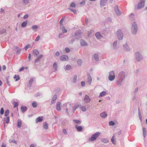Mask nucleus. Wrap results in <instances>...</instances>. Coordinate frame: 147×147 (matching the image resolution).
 <instances>
[{"instance_id":"9b49d317","label":"nucleus","mask_w":147,"mask_h":147,"mask_svg":"<svg viewBox=\"0 0 147 147\" xmlns=\"http://www.w3.org/2000/svg\"><path fill=\"white\" fill-rule=\"evenodd\" d=\"M80 43L82 47H85L88 45V44L84 40L81 39L80 40Z\"/></svg>"},{"instance_id":"de8ad7c7","label":"nucleus","mask_w":147,"mask_h":147,"mask_svg":"<svg viewBox=\"0 0 147 147\" xmlns=\"http://www.w3.org/2000/svg\"><path fill=\"white\" fill-rule=\"evenodd\" d=\"M17 78L15 80V81H18L19 79V77L18 75L17 76L16 75H15L13 77V78L14 79H15L16 78Z\"/></svg>"},{"instance_id":"e433bc0d","label":"nucleus","mask_w":147,"mask_h":147,"mask_svg":"<svg viewBox=\"0 0 147 147\" xmlns=\"http://www.w3.org/2000/svg\"><path fill=\"white\" fill-rule=\"evenodd\" d=\"M73 121L74 123L77 124H79L81 123V121L80 120L73 119Z\"/></svg>"},{"instance_id":"13d9d810","label":"nucleus","mask_w":147,"mask_h":147,"mask_svg":"<svg viewBox=\"0 0 147 147\" xmlns=\"http://www.w3.org/2000/svg\"><path fill=\"white\" fill-rule=\"evenodd\" d=\"M65 112L67 115L68 116H69V109L68 108H66L65 109Z\"/></svg>"},{"instance_id":"f03ea898","label":"nucleus","mask_w":147,"mask_h":147,"mask_svg":"<svg viewBox=\"0 0 147 147\" xmlns=\"http://www.w3.org/2000/svg\"><path fill=\"white\" fill-rule=\"evenodd\" d=\"M138 30V26L136 23L134 22L132 24L131 30V32L133 34H136Z\"/></svg>"},{"instance_id":"c9c22d12","label":"nucleus","mask_w":147,"mask_h":147,"mask_svg":"<svg viewBox=\"0 0 147 147\" xmlns=\"http://www.w3.org/2000/svg\"><path fill=\"white\" fill-rule=\"evenodd\" d=\"M77 75H75L74 76L73 82L74 83H76L77 82Z\"/></svg>"},{"instance_id":"7ed1b4c3","label":"nucleus","mask_w":147,"mask_h":147,"mask_svg":"<svg viewBox=\"0 0 147 147\" xmlns=\"http://www.w3.org/2000/svg\"><path fill=\"white\" fill-rule=\"evenodd\" d=\"M145 0H141L140 2L138 4L137 6L135 7V9L136 10L142 8L144 6Z\"/></svg>"},{"instance_id":"473e14b6","label":"nucleus","mask_w":147,"mask_h":147,"mask_svg":"<svg viewBox=\"0 0 147 147\" xmlns=\"http://www.w3.org/2000/svg\"><path fill=\"white\" fill-rule=\"evenodd\" d=\"M27 109L26 107L25 106H22L21 107V109L22 112L24 113L26 111Z\"/></svg>"},{"instance_id":"2eb2a0df","label":"nucleus","mask_w":147,"mask_h":147,"mask_svg":"<svg viewBox=\"0 0 147 147\" xmlns=\"http://www.w3.org/2000/svg\"><path fill=\"white\" fill-rule=\"evenodd\" d=\"M84 100L86 103H89L90 101V99L88 95H86Z\"/></svg>"},{"instance_id":"4468645a","label":"nucleus","mask_w":147,"mask_h":147,"mask_svg":"<svg viewBox=\"0 0 147 147\" xmlns=\"http://www.w3.org/2000/svg\"><path fill=\"white\" fill-rule=\"evenodd\" d=\"M95 36L98 39H101L103 37L102 35L99 32H96L95 34Z\"/></svg>"},{"instance_id":"a878e982","label":"nucleus","mask_w":147,"mask_h":147,"mask_svg":"<svg viewBox=\"0 0 147 147\" xmlns=\"http://www.w3.org/2000/svg\"><path fill=\"white\" fill-rule=\"evenodd\" d=\"M101 140L105 144L108 143L109 142L108 140L106 138H102L101 139Z\"/></svg>"},{"instance_id":"412c9836","label":"nucleus","mask_w":147,"mask_h":147,"mask_svg":"<svg viewBox=\"0 0 147 147\" xmlns=\"http://www.w3.org/2000/svg\"><path fill=\"white\" fill-rule=\"evenodd\" d=\"M43 117H38L36 119V123L38 122H40L42 121L43 120L42 118Z\"/></svg>"},{"instance_id":"f257e3e1","label":"nucleus","mask_w":147,"mask_h":147,"mask_svg":"<svg viewBox=\"0 0 147 147\" xmlns=\"http://www.w3.org/2000/svg\"><path fill=\"white\" fill-rule=\"evenodd\" d=\"M125 73L123 71L119 73L116 81V84L118 86L120 87L121 86L122 82L125 78Z\"/></svg>"},{"instance_id":"774afa93","label":"nucleus","mask_w":147,"mask_h":147,"mask_svg":"<svg viewBox=\"0 0 147 147\" xmlns=\"http://www.w3.org/2000/svg\"><path fill=\"white\" fill-rule=\"evenodd\" d=\"M28 15L27 14H26L23 17V18L24 19H26L28 18Z\"/></svg>"},{"instance_id":"c03bdc74","label":"nucleus","mask_w":147,"mask_h":147,"mask_svg":"<svg viewBox=\"0 0 147 147\" xmlns=\"http://www.w3.org/2000/svg\"><path fill=\"white\" fill-rule=\"evenodd\" d=\"M9 142L10 143L13 142L16 144H17V142L15 139L10 140H9Z\"/></svg>"},{"instance_id":"5701e85b","label":"nucleus","mask_w":147,"mask_h":147,"mask_svg":"<svg viewBox=\"0 0 147 147\" xmlns=\"http://www.w3.org/2000/svg\"><path fill=\"white\" fill-rule=\"evenodd\" d=\"M100 116L103 118H105L107 116V114L105 112H103L100 113Z\"/></svg>"},{"instance_id":"9d476101","label":"nucleus","mask_w":147,"mask_h":147,"mask_svg":"<svg viewBox=\"0 0 147 147\" xmlns=\"http://www.w3.org/2000/svg\"><path fill=\"white\" fill-rule=\"evenodd\" d=\"M43 56V55L42 54L40 55L35 59L34 61V63H36L40 62V59Z\"/></svg>"},{"instance_id":"cd10ccee","label":"nucleus","mask_w":147,"mask_h":147,"mask_svg":"<svg viewBox=\"0 0 147 147\" xmlns=\"http://www.w3.org/2000/svg\"><path fill=\"white\" fill-rule=\"evenodd\" d=\"M33 54L34 55L37 56L39 54V51L37 49H35L33 51Z\"/></svg>"},{"instance_id":"bf43d9fd","label":"nucleus","mask_w":147,"mask_h":147,"mask_svg":"<svg viewBox=\"0 0 147 147\" xmlns=\"http://www.w3.org/2000/svg\"><path fill=\"white\" fill-rule=\"evenodd\" d=\"M143 134H146V129L144 127H143Z\"/></svg>"},{"instance_id":"052dcab7","label":"nucleus","mask_w":147,"mask_h":147,"mask_svg":"<svg viewBox=\"0 0 147 147\" xmlns=\"http://www.w3.org/2000/svg\"><path fill=\"white\" fill-rule=\"evenodd\" d=\"M6 78L7 84L9 86H10V84H9V82L8 80V78L7 77H6Z\"/></svg>"},{"instance_id":"c756f323","label":"nucleus","mask_w":147,"mask_h":147,"mask_svg":"<svg viewBox=\"0 0 147 147\" xmlns=\"http://www.w3.org/2000/svg\"><path fill=\"white\" fill-rule=\"evenodd\" d=\"M61 29L63 33H65L67 32V30L65 28L64 26H62L61 28H60Z\"/></svg>"},{"instance_id":"0eeeda50","label":"nucleus","mask_w":147,"mask_h":147,"mask_svg":"<svg viewBox=\"0 0 147 147\" xmlns=\"http://www.w3.org/2000/svg\"><path fill=\"white\" fill-rule=\"evenodd\" d=\"M117 34L119 40H122L123 36V34L121 30L120 29L118 30L117 32Z\"/></svg>"},{"instance_id":"2f4dec72","label":"nucleus","mask_w":147,"mask_h":147,"mask_svg":"<svg viewBox=\"0 0 147 147\" xmlns=\"http://www.w3.org/2000/svg\"><path fill=\"white\" fill-rule=\"evenodd\" d=\"M43 128L45 129H47L48 127V125L47 122H45L43 123Z\"/></svg>"},{"instance_id":"6e6d98bb","label":"nucleus","mask_w":147,"mask_h":147,"mask_svg":"<svg viewBox=\"0 0 147 147\" xmlns=\"http://www.w3.org/2000/svg\"><path fill=\"white\" fill-rule=\"evenodd\" d=\"M15 49H16L17 50V53H19L20 51V49L18 47H15Z\"/></svg>"},{"instance_id":"aec40b11","label":"nucleus","mask_w":147,"mask_h":147,"mask_svg":"<svg viewBox=\"0 0 147 147\" xmlns=\"http://www.w3.org/2000/svg\"><path fill=\"white\" fill-rule=\"evenodd\" d=\"M30 3V0H22V3L24 5H26Z\"/></svg>"},{"instance_id":"39448f33","label":"nucleus","mask_w":147,"mask_h":147,"mask_svg":"<svg viewBox=\"0 0 147 147\" xmlns=\"http://www.w3.org/2000/svg\"><path fill=\"white\" fill-rule=\"evenodd\" d=\"M135 56L136 59L137 61H140L143 59L142 55L139 52H136L135 53Z\"/></svg>"},{"instance_id":"37998d69","label":"nucleus","mask_w":147,"mask_h":147,"mask_svg":"<svg viewBox=\"0 0 147 147\" xmlns=\"http://www.w3.org/2000/svg\"><path fill=\"white\" fill-rule=\"evenodd\" d=\"M86 0H82L80 3V5L81 6L84 5L85 4Z\"/></svg>"},{"instance_id":"338daca9","label":"nucleus","mask_w":147,"mask_h":147,"mask_svg":"<svg viewBox=\"0 0 147 147\" xmlns=\"http://www.w3.org/2000/svg\"><path fill=\"white\" fill-rule=\"evenodd\" d=\"M81 85L82 87L85 86V82L84 81H82L81 82Z\"/></svg>"},{"instance_id":"ea45409f","label":"nucleus","mask_w":147,"mask_h":147,"mask_svg":"<svg viewBox=\"0 0 147 147\" xmlns=\"http://www.w3.org/2000/svg\"><path fill=\"white\" fill-rule=\"evenodd\" d=\"M82 63V61L81 59H79L77 61L78 64L80 66L81 65Z\"/></svg>"},{"instance_id":"a19ab883","label":"nucleus","mask_w":147,"mask_h":147,"mask_svg":"<svg viewBox=\"0 0 147 147\" xmlns=\"http://www.w3.org/2000/svg\"><path fill=\"white\" fill-rule=\"evenodd\" d=\"M9 110L8 109L5 112V117H7L9 114Z\"/></svg>"},{"instance_id":"680f3d73","label":"nucleus","mask_w":147,"mask_h":147,"mask_svg":"<svg viewBox=\"0 0 147 147\" xmlns=\"http://www.w3.org/2000/svg\"><path fill=\"white\" fill-rule=\"evenodd\" d=\"M30 45L29 44H27L25 48V50L26 51L27 50V49L30 47Z\"/></svg>"},{"instance_id":"423d86ee","label":"nucleus","mask_w":147,"mask_h":147,"mask_svg":"<svg viewBox=\"0 0 147 147\" xmlns=\"http://www.w3.org/2000/svg\"><path fill=\"white\" fill-rule=\"evenodd\" d=\"M115 77V71H110L108 77L109 80L110 81H113L114 80Z\"/></svg>"},{"instance_id":"f3484780","label":"nucleus","mask_w":147,"mask_h":147,"mask_svg":"<svg viewBox=\"0 0 147 147\" xmlns=\"http://www.w3.org/2000/svg\"><path fill=\"white\" fill-rule=\"evenodd\" d=\"M57 99V96L56 94L54 95L52 98V99L51 101V103L52 104H53L55 103V101Z\"/></svg>"},{"instance_id":"4be33fe9","label":"nucleus","mask_w":147,"mask_h":147,"mask_svg":"<svg viewBox=\"0 0 147 147\" xmlns=\"http://www.w3.org/2000/svg\"><path fill=\"white\" fill-rule=\"evenodd\" d=\"M61 104V103L60 102H58L57 103L56 109L58 111H60L61 109L60 107Z\"/></svg>"},{"instance_id":"4d7b16f0","label":"nucleus","mask_w":147,"mask_h":147,"mask_svg":"<svg viewBox=\"0 0 147 147\" xmlns=\"http://www.w3.org/2000/svg\"><path fill=\"white\" fill-rule=\"evenodd\" d=\"M109 125L110 126H113L115 125V123L113 121H111L109 122Z\"/></svg>"},{"instance_id":"a18cd8bd","label":"nucleus","mask_w":147,"mask_h":147,"mask_svg":"<svg viewBox=\"0 0 147 147\" xmlns=\"http://www.w3.org/2000/svg\"><path fill=\"white\" fill-rule=\"evenodd\" d=\"M13 103L14 104L13 106H14V108L17 107V109H18V102L14 101V102H13Z\"/></svg>"},{"instance_id":"6ab92c4d","label":"nucleus","mask_w":147,"mask_h":147,"mask_svg":"<svg viewBox=\"0 0 147 147\" xmlns=\"http://www.w3.org/2000/svg\"><path fill=\"white\" fill-rule=\"evenodd\" d=\"M76 128L78 131H80L82 130V127L81 126H78L77 125H75Z\"/></svg>"},{"instance_id":"c85d7f7f","label":"nucleus","mask_w":147,"mask_h":147,"mask_svg":"<svg viewBox=\"0 0 147 147\" xmlns=\"http://www.w3.org/2000/svg\"><path fill=\"white\" fill-rule=\"evenodd\" d=\"M94 58L95 60L96 61H98L99 60L98 55L97 54H95L94 55Z\"/></svg>"},{"instance_id":"393cba45","label":"nucleus","mask_w":147,"mask_h":147,"mask_svg":"<svg viewBox=\"0 0 147 147\" xmlns=\"http://www.w3.org/2000/svg\"><path fill=\"white\" fill-rule=\"evenodd\" d=\"M27 24V21L23 22L21 24V26L22 28L26 27Z\"/></svg>"},{"instance_id":"79ce46f5","label":"nucleus","mask_w":147,"mask_h":147,"mask_svg":"<svg viewBox=\"0 0 147 147\" xmlns=\"http://www.w3.org/2000/svg\"><path fill=\"white\" fill-rule=\"evenodd\" d=\"M34 79L33 78H31L30 79L29 82V86L30 87L31 86L32 83Z\"/></svg>"},{"instance_id":"b1692460","label":"nucleus","mask_w":147,"mask_h":147,"mask_svg":"<svg viewBox=\"0 0 147 147\" xmlns=\"http://www.w3.org/2000/svg\"><path fill=\"white\" fill-rule=\"evenodd\" d=\"M117 41H115L113 43V46L114 49L115 50L117 49Z\"/></svg>"},{"instance_id":"72a5a7b5","label":"nucleus","mask_w":147,"mask_h":147,"mask_svg":"<svg viewBox=\"0 0 147 147\" xmlns=\"http://www.w3.org/2000/svg\"><path fill=\"white\" fill-rule=\"evenodd\" d=\"M65 17L63 18L60 20L59 22V24H60V28H61V27L62 26H63V22L64 20Z\"/></svg>"},{"instance_id":"f704fd0d","label":"nucleus","mask_w":147,"mask_h":147,"mask_svg":"<svg viewBox=\"0 0 147 147\" xmlns=\"http://www.w3.org/2000/svg\"><path fill=\"white\" fill-rule=\"evenodd\" d=\"M107 93L106 92L103 91L101 92L99 95V97H101L105 96L106 94Z\"/></svg>"},{"instance_id":"58836bf2","label":"nucleus","mask_w":147,"mask_h":147,"mask_svg":"<svg viewBox=\"0 0 147 147\" xmlns=\"http://www.w3.org/2000/svg\"><path fill=\"white\" fill-rule=\"evenodd\" d=\"M79 107V105L78 104H76L75 105V106H74V107L73 109V112L74 113H75V111L76 110V109L78 108Z\"/></svg>"},{"instance_id":"e2e57ef3","label":"nucleus","mask_w":147,"mask_h":147,"mask_svg":"<svg viewBox=\"0 0 147 147\" xmlns=\"http://www.w3.org/2000/svg\"><path fill=\"white\" fill-rule=\"evenodd\" d=\"M4 110L3 109V108H2L1 109V110H0V114L1 115H3L4 113Z\"/></svg>"},{"instance_id":"f8f14e48","label":"nucleus","mask_w":147,"mask_h":147,"mask_svg":"<svg viewBox=\"0 0 147 147\" xmlns=\"http://www.w3.org/2000/svg\"><path fill=\"white\" fill-rule=\"evenodd\" d=\"M87 82L88 83L89 85H90L91 84V83L92 81V78L91 76L90 75L89 73H87Z\"/></svg>"},{"instance_id":"69168bd1","label":"nucleus","mask_w":147,"mask_h":147,"mask_svg":"<svg viewBox=\"0 0 147 147\" xmlns=\"http://www.w3.org/2000/svg\"><path fill=\"white\" fill-rule=\"evenodd\" d=\"M65 51L67 53H69L70 52V49L67 47H66L65 48Z\"/></svg>"},{"instance_id":"dca6fc26","label":"nucleus","mask_w":147,"mask_h":147,"mask_svg":"<svg viewBox=\"0 0 147 147\" xmlns=\"http://www.w3.org/2000/svg\"><path fill=\"white\" fill-rule=\"evenodd\" d=\"M124 49L126 51H129L130 49L127 44H125L123 46Z\"/></svg>"},{"instance_id":"603ef678","label":"nucleus","mask_w":147,"mask_h":147,"mask_svg":"<svg viewBox=\"0 0 147 147\" xmlns=\"http://www.w3.org/2000/svg\"><path fill=\"white\" fill-rule=\"evenodd\" d=\"M32 105L34 108H35L37 107V104L35 101H34L32 102Z\"/></svg>"},{"instance_id":"09e8293b","label":"nucleus","mask_w":147,"mask_h":147,"mask_svg":"<svg viewBox=\"0 0 147 147\" xmlns=\"http://www.w3.org/2000/svg\"><path fill=\"white\" fill-rule=\"evenodd\" d=\"M53 67L55 69V71L57 70V64L56 62H55L53 64Z\"/></svg>"},{"instance_id":"4c0bfd02","label":"nucleus","mask_w":147,"mask_h":147,"mask_svg":"<svg viewBox=\"0 0 147 147\" xmlns=\"http://www.w3.org/2000/svg\"><path fill=\"white\" fill-rule=\"evenodd\" d=\"M115 136H113L111 139V141L114 144H115L116 143L115 142Z\"/></svg>"},{"instance_id":"a211bd4d","label":"nucleus","mask_w":147,"mask_h":147,"mask_svg":"<svg viewBox=\"0 0 147 147\" xmlns=\"http://www.w3.org/2000/svg\"><path fill=\"white\" fill-rule=\"evenodd\" d=\"M107 0H101L100 5L101 6H103L105 5Z\"/></svg>"},{"instance_id":"bb28decb","label":"nucleus","mask_w":147,"mask_h":147,"mask_svg":"<svg viewBox=\"0 0 147 147\" xmlns=\"http://www.w3.org/2000/svg\"><path fill=\"white\" fill-rule=\"evenodd\" d=\"M38 28V27L37 25H34L32 26V30L34 31H36L37 29Z\"/></svg>"},{"instance_id":"0e129e2a","label":"nucleus","mask_w":147,"mask_h":147,"mask_svg":"<svg viewBox=\"0 0 147 147\" xmlns=\"http://www.w3.org/2000/svg\"><path fill=\"white\" fill-rule=\"evenodd\" d=\"M81 108L82 111H85L86 110V108H85V107L84 106H82L81 107Z\"/></svg>"},{"instance_id":"6e6552de","label":"nucleus","mask_w":147,"mask_h":147,"mask_svg":"<svg viewBox=\"0 0 147 147\" xmlns=\"http://www.w3.org/2000/svg\"><path fill=\"white\" fill-rule=\"evenodd\" d=\"M114 11L116 15L118 16L121 15L122 13L119 10L118 5L115 6L114 7Z\"/></svg>"},{"instance_id":"7c9ffc66","label":"nucleus","mask_w":147,"mask_h":147,"mask_svg":"<svg viewBox=\"0 0 147 147\" xmlns=\"http://www.w3.org/2000/svg\"><path fill=\"white\" fill-rule=\"evenodd\" d=\"M22 124V122L21 120L20 119H18V124L17 127L18 128H20L21 127Z\"/></svg>"},{"instance_id":"3c124183","label":"nucleus","mask_w":147,"mask_h":147,"mask_svg":"<svg viewBox=\"0 0 147 147\" xmlns=\"http://www.w3.org/2000/svg\"><path fill=\"white\" fill-rule=\"evenodd\" d=\"M6 32V30L5 29H3L2 30L0 31V34H2Z\"/></svg>"},{"instance_id":"1a4fd4ad","label":"nucleus","mask_w":147,"mask_h":147,"mask_svg":"<svg viewBox=\"0 0 147 147\" xmlns=\"http://www.w3.org/2000/svg\"><path fill=\"white\" fill-rule=\"evenodd\" d=\"M81 32L80 31L78 30L75 34V37L77 39H79L81 37Z\"/></svg>"},{"instance_id":"49530a36","label":"nucleus","mask_w":147,"mask_h":147,"mask_svg":"<svg viewBox=\"0 0 147 147\" xmlns=\"http://www.w3.org/2000/svg\"><path fill=\"white\" fill-rule=\"evenodd\" d=\"M71 68V65H67L65 67V69L67 70H70Z\"/></svg>"},{"instance_id":"864d4df0","label":"nucleus","mask_w":147,"mask_h":147,"mask_svg":"<svg viewBox=\"0 0 147 147\" xmlns=\"http://www.w3.org/2000/svg\"><path fill=\"white\" fill-rule=\"evenodd\" d=\"M68 9L71 11L72 12H73L74 14H76L77 13L75 9H71L70 8H68Z\"/></svg>"},{"instance_id":"8fccbe9b","label":"nucleus","mask_w":147,"mask_h":147,"mask_svg":"<svg viewBox=\"0 0 147 147\" xmlns=\"http://www.w3.org/2000/svg\"><path fill=\"white\" fill-rule=\"evenodd\" d=\"M4 120H5L6 123H8L9 121V117H7L6 118H5Z\"/></svg>"},{"instance_id":"ddd939ff","label":"nucleus","mask_w":147,"mask_h":147,"mask_svg":"<svg viewBox=\"0 0 147 147\" xmlns=\"http://www.w3.org/2000/svg\"><path fill=\"white\" fill-rule=\"evenodd\" d=\"M60 59L62 61H67L69 59L68 57L66 55H63L60 57Z\"/></svg>"},{"instance_id":"5fc2aeb1","label":"nucleus","mask_w":147,"mask_h":147,"mask_svg":"<svg viewBox=\"0 0 147 147\" xmlns=\"http://www.w3.org/2000/svg\"><path fill=\"white\" fill-rule=\"evenodd\" d=\"M76 4L74 2H72L70 5V7H76Z\"/></svg>"},{"instance_id":"20e7f679","label":"nucleus","mask_w":147,"mask_h":147,"mask_svg":"<svg viewBox=\"0 0 147 147\" xmlns=\"http://www.w3.org/2000/svg\"><path fill=\"white\" fill-rule=\"evenodd\" d=\"M100 133L97 132L93 134L90 138L89 139V140L92 142L96 140L97 138L100 135Z\"/></svg>"}]
</instances>
